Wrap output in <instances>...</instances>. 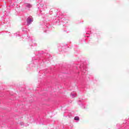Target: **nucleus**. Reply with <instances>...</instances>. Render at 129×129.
Here are the masks:
<instances>
[{
    "label": "nucleus",
    "instance_id": "obj_1",
    "mask_svg": "<svg viewBox=\"0 0 129 129\" xmlns=\"http://www.w3.org/2000/svg\"><path fill=\"white\" fill-rule=\"evenodd\" d=\"M27 24L29 26V25H31V23L33 22V18H31L30 17H28L27 20Z\"/></svg>",
    "mask_w": 129,
    "mask_h": 129
},
{
    "label": "nucleus",
    "instance_id": "obj_2",
    "mask_svg": "<svg viewBox=\"0 0 129 129\" xmlns=\"http://www.w3.org/2000/svg\"><path fill=\"white\" fill-rule=\"evenodd\" d=\"M74 120H79V117L78 116H76L74 117Z\"/></svg>",
    "mask_w": 129,
    "mask_h": 129
},
{
    "label": "nucleus",
    "instance_id": "obj_3",
    "mask_svg": "<svg viewBox=\"0 0 129 129\" xmlns=\"http://www.w3.org/2000/svg\"><path fill=\"white\" fill-rule=\"evenodd\" d=\"M71 95L72 96V97L73 98H74V97H75V96H76V94L71 93Z\"/></svg>",
    "mask_w": 129,
    "mask_h": 129
},
{
    "label": "nucleus",
    "instance_id": "obj_4",
    "mask_svg": "<svg viewBox=\"0 0 129 129\" xmlns=\"http://www.w3.org/2000/svg\"><path fill=\"white\" fill-rule=\"evenodd\" d=\"M26 7H27V8H31L32 5H31L30 4H27Z\"/></svg>",
    "mask_w": 129,
    "mask_h": 129
}]
</instances>
